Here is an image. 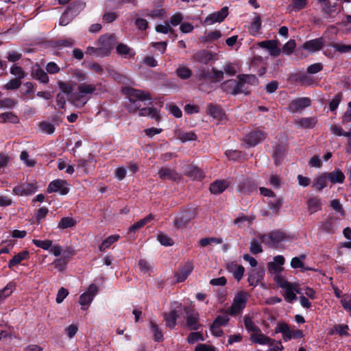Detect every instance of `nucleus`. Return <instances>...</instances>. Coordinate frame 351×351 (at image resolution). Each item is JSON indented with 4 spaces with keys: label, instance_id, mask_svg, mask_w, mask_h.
<instances>
[{
    "label": "nucleus",
    "instance_id": "a18cd8bd",
    "mask_svg": "<svg viewBox=\"0 0 351 351\" xmlns=\"http://www.w3.org/2000/svg\"><path fill=\"white\" fill-rule=\"evenodd\" d=\"M94 298L93 295H90L88 293H84L80 296L79 302L82 305V309L85 311L88 308V306L90 304Z\"/></svg>",
    "mask_w": 351,
    "mask_h": 351
},
{
    "label": "nucleus",
    "instance_id": "423d86ee",
    "mask_svg": "<svg viewBox=\"0 0 351 351\" xmlns=\"http://www.w3.org/2000/svg\"><path fill=\"white\" fill-rule=\"evenodd\" d=\"M259 238L262 243L269 247H276L279 243L287 238L285 232L280 230H274L268 234H261Z\"/></svg>",
    "mask_w": 351,
    "mask_h": 351
},
{
    "label": "nucleus",
    "instance_id": "69168bd1",
    "mask_svg": "<svg viewBox=\"0 0 351 351\" xmlns=\"http://www.w3.org/2000/svg\"><path fill=\"white\" fill-rule=\"evenodd\" d=\"M21 85V80L14 78L10 80L4 86V88L8 90H13L18 89Z\"/></svg>",
    "mask_w": 351,
    "mask_h": 351
},
{
    "label": "nucleus",
    "instance_id": "393cba45",
    "mask_svg": "<svg viewBox=\"0 0 351 351\" xmlns=\"http://www.w3.org/2000/svg\"><path fill=\"white\" fill-rule=\"evenodd\" d=\"M250 339L252 342L255 343H258L260 345H269L272 346L275 341L274 339H271L270 337L265 335L264 334L260 332L253 333L251 335Z\"/></svg>",
    "mask_w": 351,
    "mask_h": 351
},
{
    "label": "nucleus",
    "instance_id": "e2e57ef3",
    "mask_svg": "<svg viewBox=\"0 0 351 351\" xmlns=\"http://www.w3.org/2000/svg\"><path fill=\"white\" fill-rule=\"evenodd\" d=\"M296 81L300 82L302 84L310 86L313 84V80L306 73H302L297 75Z\"/></svg>",
    "mask_w": 351,
    "mask_h": 351
},
{
    "label": "nucleus",
    "instance_id": "20e7f679",
    "mask_svg": "<svg viewBox=\"0 0 351 351\" xmlns=\"http://www.w3.org/2000/svg\"><path fill=\"white\" fill-rule=\"evenodd\" d=\"M197 215L195 208H189L181 211L173 221V226L176 229L186 228L189 222L194 219Z\"/></svg>",
    "mask_w": 351,
    "mask_h": 351
},
{
    "label": "nucleus",
    "instance_id": "9d476101",
    "mask_svg": "<svg viewBox=\"0 0 351 351\" xmlns=\"http://www.w3.org/2000/svg\"><path fill=\"white\" fill-rule=\"evenodd\" d=\"M228 15V8L223 7L219 11L208 14L202 23L204 26L211 25L215 23H221Z\"/></svg>",
    "mask_w": 351,
    "mask_h": 351
},
{
    "label": "nucleus",
    "instance_id": "4c0bfd02",
    "mask_svg": "<svg viewBox=\"0 0 351 351\" xmlns=\"http://www.w3.org/2000/svg\"><path fill=\"white\" fill-rule=\"evenodd\" d=\"M19 121V117L12 112H5L0 114V123H5L7 122L17 123Z\"/></svg>",
    "mask_w": 351,
    "mask_h": 351
},
{
    "label": "nucleus",
    "instance_id": "1a4fd4ad",
    "mask_svg": "<svg viewBox=\"0 0 351 351\" xmlns=\"http://www.w3.org/2000/svg\"><path fill=\"white\" fill-rule=\"evenodd\" d=\"M172 305L175 306V308L171 309L169 313H164L163 317L166 322V326L171 329L175 328L177 324V319L179 317V312L183 310L184 306L178 302H174Z\"/></svg>",
    "mask_w": 351,
    "mask_h": 351
},
{
    "label": "nucleus",
    "instance_id": "774afa93",
    "mask_svg": "<svg viewBox=\"0 0 351 351\" xmlns=\"http://www.w3.org/2000/svg\"><path fill=\"white\" fill-rule=\"evenodd\" d=\"M229 321V318L226 315H218L213 322V328H218L221 326H226Z\"/></svg>",
    "mask_w": 351,
    "mask_h": 351
},
{
    "label": "nucleus",
    "instance_id": "f3484780",
    "mask_svg": "<svg viewBox=\"0 0 351 351\" xmlns=\"http://www.w3.org/2000/svg\"><path fill=\"white\" fill-rule=\"evenodd\" d=\"M265 276V269L263 267H258L251 269L248 274L247 282L253 287H256L261 282Z\"/></svg>",
    "mask_w": 351,
    "mask_h": 351
},
{
    "label": "nucleus",
    "instance_id": "a19ab883",
    "mask_svg": "<svg viewBox=\"0 0 351 351\" xmlns=\"http://www.w3.org/2000/svg\"><path fill=\"white\" fill-rule=\"evenodd\" d=\"M77 224V221L71 217H62L58 224V228L60 229H66L69 228L74 227Z\"/></svg>",
    "mask_w": 351,
    "mask_h": 351
},
{
    "label": "nucleus",
    "instance_id": "680f3d73",
    "mask_svg": "<svg viewBox=\"0 0 351 351\" xmlns=\"http://www.w3.org/2000/svg\"><path fill=\"white\" fill-rule=\"evenodd\" d=\"M32 243L38 247H40L45 250H48L52 246L51 240H38L33 239Z\"/></svg>",
    "mask_w": 351,
    "mask_h": 351
},
{
    "label": "nucleus",
    "instance_id": "9b49d317",
    "mask_svg": "<svg viewBox=\"0 0 351 351\" xmlns=\"http://www.w3.org/2000/svg\"><path fill=\"white\" fill-rule=\"evenodd\" d=\"M338 219L335 217H329L325 220L319 222L318 230L329 234H334L338 230Z\"/></svg>",
    "mask_w": 351,
    "mask_h": 351
},
{
    "label": "nucleus",
    "instance_id": "f03ea898",
    "mask_svg": "<svg viewBox=\"0 0 351 351\" xmlns=\"http://www.w3.org/2000/svg\"><path fill=\"white\" fill-rule=\"evenodd\" d=\"M183 311L186 314V326L192 331L202 328L203 325L199 323V314L193 308L184 306Z\"/></svg>",
    "mask_w": 351,
    "mask_h": 351
},
{
    "label": "nucleus",
    "instance_id": "6ab92c4d",
    "mask_svg": "<svg viewBox=\"0 0 351 351\" xmlns=\"http://www.w3.org/2000/svg\"><path fill=\"white\" fill-rule=\"evenodd\" d=\"M324 45V39L322 37H320L306 41L302 47L310 53H314L321 50Z\"/></svg>",
    "mask_w": 351,
    "mask_h": 351
},
{
    "label": "nucleus",
    "instance_id": "338daca9",
    "mask_svg": "<svg viewBox=\"0 0 351 351\" xmlns=\"http://www.w3.org/2000/svg\"><path fill=\"white\" fill-rule=\"evenodd\" d=\"M274 280L278 287L286 289L289 286L291 285V282H288L280 274L275 275L274 276Z\"/></svg>",
    "mask_w": 351,
    "mask_h": 351
},
{
    "label": "nucleus",
    "instance_id": "7ed1b4c3",
    "mask_svg": "<svg viewBox=\"0 0 351 351\" xmlns=\"http://www.w3.org/2000/svg\"><path fill=\"white\" fill-rule=\"evenodd\" d=\"M257 187L258 184L254 179L248 176H241L238 178L236 191L241 195H250L256 191Z\"/></svg>",
    "mask_w": 351,
    "mask_h": 351
},
{
    "label": "nucleus",
    "instance_id": "4468645a",
    "mask_svg": "<svg viewBox=\"0 0 351 351\" xmlns=\"http://www.w3.org/2000/svg\"><path fill=\"white\" fill-rule=\"evenodd\" d=\"M125 95H128L129 99L136 101H146L151 99V96L149 93L145 92L141 90L135 89L132 87H125L123 90Z\"/></svg>",
    "mask_w": 351,
    "mask_h": 351
},
{
    "label": "nucleus",
    "instance_id": "a878e982",
    "mask_svg": "<svg viewBox=\"0 0 351 351\" xmlns=\"http://www.w3.org/2000/svg\"><path fill=\"white\" fill-rule=\"evenodd\" d=\"M29 252L27 250H23L17 254L13 256L12 259L9 261L8 267L10 269H12L14 266L20 264L23 261L29 259Z\"/></svg>",
    "mask_w": 351,
    "mask_h": 351
},
{
    "label": "nucleus",
    "instance_id": "bb28decb",
    "mask_svg": "<svg viewBox=\"0 0 351 351\" xmlns=\"http://www.w3.org/2000/svg\"><path fill=\"white\" fill-rule=\"evenodd\" d=\"M154 219V216L152 214H149L143 219L139 220L138 221L134 223L132 225L128 230V234H131L132 233H135L136 231L143 228L147 223L151 221Z\"/></svg>",
    "mask_w": 351,
    "mask_h": 351
},
{
    "label": "nucleus",
    "instance_id": "c03bdc74",
    "mask_svg": "<svg viewBox=\"0 0 351 351\" xmlns=\"http://www.w3.org/2000/svg\"><path fill=\"white\" fill-rule=\"evenodd\" d=\"M308 4L307 0H291L288 8L291 11L299 12L306 8Z\"/></svg>",
    "mask_w": 351,
    "mask_h": 351
},
{
    "label": "nucleus",
    "instance_id": "0eeeda50",
    "mask_svg": "<svg viewBox=\"0 0 351 351\" xmlns=\"http://www.w3.org/2000/svg\"><path fill=\"white\" fill-rule=\"evenodd\" d=\"M247 302V295L246 292L241 291L237 293L230 308V314L231 315H237L239 314L245 308Z\"/></svg>",
    "mask_w": 351,
    "mask_h": 351
},
{
    "label": "nucleus",
    "instance_id": "2eb2a0df",
    "mask_svg": "<svg viewBox=\"0 0 351 351\" xmlns=\"http://www.w3.org/2000/svg\"><path fill=\"white\" fill-rule=\"evenodd\" d=\"M38 189L36 183H23L14 186L12 189L13 194L18 196H28L34 194Z\"/></svg>",
    "mask_w": 351,
    "mask_h": 351
},
{
    "label": "nucleus",
    "instance_id": "37998d69",
    "mask_svg": "<svg viewBox=\"0 0 351 351\" xmlns=\"http://www.w3.org/2000/svg\"><path fill=\"white\" fill-rule=\"evenodd\" d=\"M284 204V199L282 197L276 198L274 201H269L268 202V207L269 210L272 211L275 215H278L280 212V208Z\"/></svg>",
    "mask_w": 351,
    "mask_h": 351
},
{
    "label": "nucleus",
    "instance_id": "4be33fe9",
    "mask_svg": "<svg viewBox=\"0 0 351 351\" xmlns=\"http://www.w3.org/2000/svg\"><path fill=\"white\" fill-rule=\"evenodd\" d=\"M327 177L328 178V181L332 184H342L345 180V175L343 171L338 169L335 168L332 171L326 173Z\"/></svg>",
    "mask_w": 351,
    "mask_h": 351
},
{
    "label": "nucleus",
    "instance_id": "cd10ccee",
    "mask_svg": "<svg viewBox=\"0 0 351 351\" xmlns=\"http://www.w3.org/2000/svg\"><path fill=\"white\" fill-rule=\"evenodd\" d=\"M117 53L125 58H132L136 55L135 51L127 45L119 43L116 47Z\"/></svg>",
    "mask_w": 351,
    "mask_h": 351
},
{
    "label": "nucleus",
    "instance_id": "473e14b6",
    "mask_svg": "<svg viewBox=\"0 0 351 351\" xmlns=\"http://www.w3.org/2000/svg\"><path fill=\"white\" fill-rule=\"evenodd\" d=\"M86 7V3L83 0H78L71 3L66 8L75 17Z\"/></svg>",
    "mask_w": 351,
    "mask_h": 351
},
{
    "label": "nucleus",
    "instance_id": "c85d7f7f",
    "mask_svg": "<svg viewBox=\"0 0 351 351\" xmlns=\"http://www.w3.org/2000/svg\"><path fill=\"white\" fill-rule=\"evenodd\" d=\"M193 58L199 63L206 64L213 59V54L211 52L203 49L195 53L193 56Z\"/></svg>",
    "mask_w": 351,
    "mask_h": 351
},
{
    "label": "nucleus",
    "instance_id": "4d7b16f0",
    "mask_svg": "<svg viewBox=\"0 0 351 351\" xmlns=\"http://www.w3.org/2000/svg\"><path fill=\"white\" fill-rule=\"evenodd\" d=\"M244 325L245 328L249 331L260 332L261 329L253 322L250 317L245 316L244 317Z\"/></svg>",
    "mask_w": 351,
    "mask_h": 351
},
{
    "label": "nucleus",
    "instance_id": "5fc2aeb1",
    "mask_svg": "<svg viewBox=\"0 0 351 351\" xmlns=\"http://www.w3.org/2000/svg\"><path fill=\"white\" fill-rule=\"evenodd\" d=\"M157 240L160 242L162 245L164 246H172L174 243L173 239L170 238L167 234L160 232L157 235Z\"/></svg>",
    "mask_w": 351,
    "mask_h": 351
},
{
    "label": "nucleus",
    "instance_id": "b1692460",
    "mask_svg": "<svg viewBox=\"0 0 351 351\" xmlns=\"http://www.w3.org/2000/svg\"><path fill=\"white\" fill-rule=\"evenodd\" d=\"M307 209L311 215L322 210V199L317 196L311 197L306 202Z\"/></svg>",
    "mask_w": 351,
    "mask_h": 351
},
{
    "label": "nucleus",
    "instance_id": "2f4dec72",
    "mask_svg": "<svg viewBox=\"0 0 351 351\" xmlns=\"http://www.w3.org/2000/svg\"><path fill=\"white\" fill-rule=\"evenodd\" d=\"M228 269L233 274L234 278L237 281H239L243 278L245 271V268L242 265H237L234 263L228 265Z\"/></svg>",
    "mask_w": 351,
    "mask_h": 351
},
{
    "label": "nucleus",
    "instance_id": "dca6fc26",
    "mask_svg": "<svg viewBox=\"0 0 351 351\" xmlns=\"http://www.w3.org/2000/svg\"><path fill=\"white\" fill-rule=\"evenodd\" d=\"M311 100L309 97H300L293 99L288 106V110L292 113L301 112L303 109L310 106Z\"/></svg>",
    "mask_w": 351,
    "mask_h": 351
},
{
    "label": "nucleus",
    "instance_id": "412c9836",
    "mask_svg": "<svg viewBox=\"0 0 351 351\" xmlns=\"http://www.w3.org/2000/svg\"><path fill=\"white\" fill-rule=\"evenodd\" d=\"M230 182L226 180H217L210 184L209 190L212 194L222 193L230 186Z\"/></svg>",
    "mask_w": 351,
    "mask_h": 351
},
{
    "label": "nucleus",
    "instance_id": "f8f14e48",
    "mask_svg": "<svg viewBox=\"0 0 351 351\" xmlns=\"http://www.w3.org/2000/svg\"><path fill=\"white\" fill-rule=\"evenodd\" d=\"M47 191L49 193H59L62 195H65L69 192V184L64 180L57 179L49 183Z\"/></svg>",
    "mask_w": 351,
    "mask_h": 351
},
{
    "label": "nucleus",
    "instance_id": "6e6d98bb",
    "mask_svg": "<svg viewBox=\"0 0 351 351\" xmlns=\"http://www.w3.org/2000/svg\"><path fill=\"white\" fill-rule=\"evenodd\" d=\"M343 99V94L341 92L337 93L334 98L329 103V110L332 112L336 110Z\"/></svg>",
    "mask_w": 351,
    "mask_h": 351
},
{
    "label": "nucleus",
    "instance_id": "7c9ffc66",
    "mask_svg": "<svg viewBox=\"0 0 351 351\" xmlns=\"http://www.w3.org/2000/svg\"><path fill=\"white\" fill-rule=\"evenodd\" d=\"M193 269V265L192 263L188 262L185 264L183 268L176 274L177 281L179 282H184Z\"/></svg>",
    "mask_w": 351,
    "mask_h": 351
},
{
    "label": "nucleus",
    "instance_id": "39448f33",
    "mask_svg": "<svg viewBox=\"0 0 351 351\" xmlns=\"http://www.w3.org/2000/svg\"><path fill=\"white\" fill-rule=\"evenodd\" d=\"M275 332L278 333L280 332L282 334L283 340L285 341H288L291 339H301L304 337V334L302 330L300 329H296L295 330L291 331L290 330L289 326L285 322H280L278 324L276 328L275 329Z\"/></svg>",
    "mask_w": 351,
    "mask_h": 351
},
{
    "label": "nucleus",
    "instance_id": "052dcab7",
    "mask_svg": "<svg viewBox=\"0 0 351 351\" xmlns=\"http://www.w3.org/2000/svg\"><path fill=\"white\" fill-rule=\"evenodd\" d=\"M295 47H296L295 40L291 39L283 45V47L282 48V51L283 53H285L287 55H291L293 53Z\"/></svg>",
    "mask_w": 351,
    "mask_h": 351
},
{
    "label": "nucleus",
    "instance_id": "864d4df0",
    "mask_svg": "<svg viewBox=\"0 0 351 351\" xmlns=\"http://www.w3.org/2000/svg\"><path fill=\"white\" fill-rule=\"evenodd\" d=\"M178 139L182 142L195 141L197 135L193 132H180L178 136Z\"/></svg>",
    "mask_w": 351,
    "mask_h": 351
},
{
    "label": "nucleus",
    "instance_id": "de8ad7c7",
    "mask_svg": "<svg viewBox=\"0 0 351 351\" xmlns=\"http://www.w3.org/2000/svg\"><path fill=\"white\" fill-rule=\"evenodd\" d=\"M150 328L152 332L154 333V339L156 342H160L163 341V334L158 328V325L154 322H150Z\"/></svg>",
    "mask_w": 351,
    "mask_h": 351
},
{
    "label": "nucleus",
    "instance_id": "58836bf2",
    "mask_svg": "<svg viewBox=\"0 0 351 351\" xmlns=\"http://www.w3.org/2000/svg\"><path fill=\"white\" fill-rule=\"evenodd\" d=\"M294 291L298 294H301L300 290L296 289L295 286L293 284L285 289V298L288 302H292L297 299V296Z\"/></svg>",
    "mask_w": 351,
    "mask_h": 351
},
{
    "label": "nucleus",
    "instance_id": "f257e3e1",
    "mask_svg": "<svg viewBox=\"0 0 351 351\" xmlns=\"http://www.w3.org/2000/svg\"><path fill=\"white\" fill-rule=\"evenodd\" d=\"M78 92L71 95L73 104L77 107H83L88 101L86 95L93 94L96 90V86L82 83L77 87Z\"/></svg>",
    "mask_w": 351,
    "mask_h": 351
},
{
    "label": "nucleus",
    "instance_id": "8fccbe9b",
    "mask_svg": "<svg viewBox=\"0 0 351 351\" xmlns=\"http://www.w3.org/2000/svg\"><path fill=\"white\" fill-rule=\"evenodd\" d=\"M186 341H187L188 343L193 344L194 343L199 341H204V338L202 332H198L196 330V331L191 332L189 334V335L186 338Z\"/></svg>",
    "mask_w": 351,
    "mask_h": 351
},
{
    "label": "nucleus",
    "instance_id": "49530a36",
    "mask_svg": "<svg viewBox=\"0 0 351 351\" xmlns=\"http://www.w3.org/2000/svg\"><path fill=\"white\" fill-rule=\"evenodd\" d=\"M298 123L302 128H313L315 125L317 120L314 117H304L299 119Z\"/></svg>",
    "mask_w": 351,
    "mask_h": 351
},
{
    "label": "nucleus",
    "instance_id": "a211bd4d",
    "mask_svg": "<svg viewBox=\"0 0 351 351\" xmlns=\"http://www.w3.org/2000/svg\"><path fill=\"white\" fill-rule=\"evenodd\" d=\"M266 135L265 132L260 130H254L246 136L245 141L250 146L254 147L263 141Z\"/></svg>",
    "mask_w": 351,
    "mask_h": 351
},
{
    "label": "nucleus",
    "instance_id": "aec40b11",
    "mask_svg": "<svg viewBox=\"0 0 351 351\" xmlns=\"http://www.w3.org/2000/svg\"><path fill=\"white\" fill-rule=\"evenodd\" d=\"M158 175L162 180H169L171 181H178L180 180V176L175 169L166 167L160 169Z\"/></svg>",
    "mask_w": 351,
    "mask_h": 351
},
{
    "label": "nucleus",
    "instance_id": "e433bc0d",
    "mask_svg": "<svg viewBox=\"0 0 351 351\" xmlns=\"http://www.w3.org/2000/svg\"><path fill=\"white\" fill-rule=\"evenodd\" d=\"M237 78L241 81L243 86L246 83L252 86H256L258 84V80L255 75L239 74L237 76Z\"/></svg>",
    "mask_w": 351,
    "mask_h": 351
},
{
    "label": "nucleus",
    "instance_id": "603ef678",
    "mask_svg": "<svg viewBox=\"0 0 351 351\" xmlns=\"http://www.w3.org/2000/svg\"><path fill=\"white\" fill-rule=\"evenodd\" d=\"M322 5V12L326 16L328 17L331 15L332 12V8L335 7V4L332 6L330 0H317Z\"/></svg>",
    "mask_w": 351,
    "mask_h": 351
},
{
    "label": "nucleus",
    "instance_id": "c756f323",
    "mask_svg": "<svg viewBox=\"0 0 351 351\" xmlns=\"http://www.w3.org/2000/svg\"><path fill=\"white\" fill-rule=\"evenodd\" d=\"M222 34L219 30H215L208 33H205L204 36L199 38V41L202 43H212L214 41L218 40Z\"/></svg>",
    "mask_w": 351,
    "mask_h": 351
},
{
    "label": "nucleus",
    "instance_id": "0e129e2a",
    "mask_svg": "<svg viewBox=\"0 0 351 351\" xmlns=\"http://www.w3.org/2000/svg\"><path fill=\"white\" fill-rule=\"evenodd\" d=\"M40 130L48 134H52L55 132V127L54 125L47 121H42L39 124Z\"/></svg>",
    "mask_w": 351,
    "mask_h": 351
},
{
    "label": "nucleus",
    "instance_id": "f704fd0d",
    "mask_svg": "<svg viewBox=\"0 0 351 351\" xmlns=\"http://www.w3.org/2000/svg\"><path fill=\"white\" fill-rule=\"evenodd\" d=\"M328 178L326 173H323L316 178L314 179L313 182V187L318 191H322L324 188L327 186Z\"/></svg>",
    "mask_w": 351,
    "mask_h": 351
},
{
    "label": "nucleus",
    "instance_id": "09e8293b",
    "mask_svg": "<svg viewBox=\"0 0 351 351\" xmlns=\"http://www.w3.org/2000/svg\"><path fill=\"white\" fill-rule=\"evenodd\" d=\"M177 75L182 79V80H187L190 78L192 75V71L184 66H179L176 71Z\"/></svg>",
    "mask_w": 351,
    "mask_h": 351
},
{
    "label": "nucleus",
    "instance_id": "79ce46f5",
    "mask_svg": "<svg viewBox=\"0 0 351 351\" xmlns=\"http://www.w3.org/2000/svg\"><path fill=\"white\" fill-rule=\"evenodd\" d=\"M33 77L43 84H47L49 82V77L47 73L41 68H38L33 71Z\"/></svg>",
    "mask_w": 351,
    "mask_h": 351
},
{
    "label": "nucleus",
    "instance_id": "5701e85b",
    "mask_svg": "<svg viewBox=\"0 0 351 351\" xmlns=\"http://www.w3.org/2000/svg\"><path fill=\"white\" fill-rule=\"evenodd\" d=\"M206 113L218 120H222L225 117V112L221 106L213 104H208Z\"/></svg>",
    "mask_w": 351,
    "mask_h": 351
},
{
    "label": "nucleus",
    "instance_id": "ddd939ff",
    "mask_svg": "<svg viewBox=\"0 0 351 351\" xmlns=\"http://www.w3.org/2000/svg\"><path fill=\"white\" fill-rule=\"evenodd\" d=\"M99 50L104 51L105 56H108L110 51L117 43V38L114 34L103 35L99 38Z\"/></svg>",
    "mask_w": 351,
    "mask_h": 351
},
{
    "label": "nucleus",
    "instance_id": "bf43d9fd",
    "mask_svg": "<svg viewBox=\"0 0 351 351\" xmlns=\"http://www.w3.org/2000/svg\"><path fill=\"white\" fill-rule=\"evenodd\" d=\"M73 18L74 16L66 9L60 16L59 24L61 26H66L72 21Z\"/></svg>",
    "mask_w": 351,
    "mask_h": 351
},
{
    "label": "nucleus",
    "instance_id": "3c124183",
    "mask_svg": "<svg viewBox=\"0 0 351 351\" xmlns=\"http://www.w3.org/2000/svg\"><path fill=\"white\" fill-rule=\"evenodd\" d=\"M261 26H262V21H261V16L259 15H257L254 18V19L252 22V23L250 24V32L252 35H256L261 29Z\"/></svg>",
    "mask_w": 351,
    "mask_h": 351
},
{
    "label": "nucleus",
    "instance_id": "72a5a7b5",
    "mask_svg": "<svg viewBox=\"0 0 351 351\" xmlns=\"http://www.w3.org/2000/svg\"><path fill=\"white\" fill-rule=\"evenodd\" d=\"M186 176L198 180H202L204 178L203 171L193 165H190L187 167Z\"/></svg>",
    "mask_w": 351,
    "mask_h": 351
},
{
    "label": "nucleus",
    "instance_id": "6e6552de",
    "mask_svg": "<svg viewBox=\"0 0 351 351\" xmlns=\"http://www.w3.org/2000/svg\"><path fill=\"white\" fill-rule=\"evenodd\" d=\"M220 88L226 94L237 95L243 93V85L240 80H228L223 82Z\"/></svg>",
    "mask_w": 351,
    "mask_h": 351
},
{
    "label": "nucleus",
    "instance_id": "ea45409f",
    "mask_svg": "<svg viewBox=\"0 0 351 351\" xmlns=\"http://www.w3.org/2000/svg\"><path fill=\"white\" fill-rule=\"evenodd\" d=\"M120 236L118 234H113L109 236L106 239H104L102 241V243L99 245V250L101 252H104L106 249L109 248L111 245L117 242Z\"/></svg>",
    "mask_w": 351,
    "mask_h": 351
},
{
    "label": "nucleus",
    "instance_id": "13d9d810",
    "mask_svg": "<svg viewBox=\"0 0 351 351\" xmlns=\"http://www.w3.org/2000/svg\"><path fill=\"white\" fill-rule=\"evenodd\" d=\"M330 46L335 49V51L341 53H348L351 51V45H345L342 43H332L330 44Z\"/></svg>",
    "mask_w": 351,
    "mask_h": 351
},
{
    "label": "nucleus",
    "instance_id": "c9c22d12",
    "mask_svg": "<svg viewBox=\"0 0 351 351\" xmlns=\"http://www.w3.org/2000/svg\"><path fill=\"white\" fill-rule=\"evenodd\" d=\"M16 283L14 282H8L6 286L0 290V304H1L5 299L9 297L16 288Z\"/></svg>",
    "mask_w": 351,
    "mask_h": 351
}]
</instances>
